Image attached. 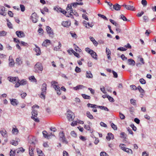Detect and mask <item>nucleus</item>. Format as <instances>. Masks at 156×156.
Returning a JSON list of instances; mask_svg holds the SVG:
<instances>
[{
    "label": "nucleus",
    "mask_w": 156,
    "mask_h": 156,
    "mask_svg": "<svg viewBox=\"0 0 156 156\" xmlns=\"http://www.w3.org/2000/svg\"><path fill=\"white\" fill-rule=\"evenodd\" d=\"M92 57L94 59H97V54L96 53L93 51V52H91L90 54Z\"/></svg>",
    "instance_id": "nucleus-36"
},
{
    "label": "nucleus",
    "mask_w": 156,
    "mask_h": 156,
    "mask_svg": "<svg viewBox=\"0 0 156 156\" xmlns=\"http://www.w3.org/2000/svg\"><path fill=\"white\" fill-rule=\"evenodd\" d=\"M141 3L144 6H146L147 5V2L146 0H142Z\"/></svg>",
    "instance_id": "nucleus-43"
},
{
    "label": "nucleus",
    "mask_w": 156,
    "mask_h": 156,
    "mask_svg": "<svg viewBox=\"0 0 156 156\" xmlns=\"http://www.w3.org/2000/svg\"><path fill=\"white\" fill-rule=\"evenodd\" d=\"M10 144L14 146H16L18 144V141L14 140H12L11 141H10Z\"/></svg>",
    "instance_id": "nucleus-34"
},
{
    "label": "nucleus",
    "mask_w": 156,
    "mask_h": 156,
    "mask_svg": "<svg viewBox=\"0 0 156 156\" xmlns=\"http://www.w3.org/2000/svg\"><path fill=\"white\" fill-rule=\"evenodd\" d=\"M71 24V22L69 21H63L62 23V25L64 27H68Z\"/></svg>",
    "instance_id": "nucleus-16"
},
{
    "label": "nucleus",
    "mask_w": 156,
    "mask_h": 156,
    "mask_svg": "<svg viewBox=\"0 0 156 156\" xmlns=\"http://www.w3.org/2000/svg\"><path fill=\"white\" fill-rule=\"evenodd\" d=\"M84 128L88 130H90V127L88 125H85L84 126Z\"/></svg>",
    "instance_id": "nucleus-51"
},
{
    "label": "nucleus",
    "mask_w": 156,
    "mask_h": 156,
    "mask_svg": "<svg viewBox=\"0 0 156 156\" xmlns=\"http://www.w3.org/2000/svg\"><path fill=\"white\" fill-rule=\"evenodd\" d=\"M72 5L71 4H68L66 8V10L68 13H70V14L72 13V12H73V9L72 8Z\"/></svg>",
    "instance_id": "nucleus-17"
},
{
    "label": "nucleus",
    "mask_w": 156,
    "mask_h": 156,
    "mask_svg": "<svg viewBox=\"0 0 156 156\" xmlns=\"http://www.w3.org/2000/svg\"><path fill=\"white\" fill-rule=\"evenodd\" d=\"M120 19H122L124 21L127 20L126 17L123 14H121L120 15Z\"/></svg>",
    "instance_id": "nucleus-45"
},
{
    "label": "nucleus",
    "mask_w": 156,
    "mask_h": 156,
    "mask_svg": "<svg viewBox=\"0 0 156 156\" xmlns=\"http://www.w3.org/2000/svg\"><path fill=\"white\" fill-rule=\"evenodd\" d=\"M82 17L83 19L86 20H88V18L87 16L85 14H83L82 15Z\"/></svg>",
    "instance_id": "nucleus-60"
},
{
    "label": "nucleus",
    "mask_w": 156,
    "mask_h": 156,
    "mask_svg": "<svg viewBox=\"0 0 156 156\" xmlns=\"http://www.w3.org/2000/svg\"><path fill=\"white\" fill-rule=\"evenodd\" d=\"M139 81L142 84H144L146 83V81L143 78H141L140 79Z\"/></svg>",
    "instance_id": "nucleus-46"
},
{
    "label": "nucleus",
    "mask_w": 156,
    "mask_h": 156,
    "mask_svg": "<svg viewBox=\"0 0 156 156\" xmlns=\"http://www.w3.org/2000/svg\"><path fill=\"white\" fill-rule=\"evenodd\" d=\"M20 7L21 10L22 12H24L25 11V6L23 5L20 4Z\"/></svg>",
    "instance_id": "nucleus-41"
},
{
    "label": "nucleus",
    "mask_w": 156,
    "mask_h": 156,
    "mask_svg": "<svg viewBox=\"0 0 156 156\" xmlns=\"http://www.w3.org/2000/svg\"><path fill=\"white\" fill-rule=\"evenodd\" d=\"M143 19L145 22H147L148 21V17L147 16H143Z\"/></svg>",
    "instance_id": "nucleus-44"
},
{
    "label": "nucleus",
    "mask_w": 156,
    "mask_h": 156,
    "mask_svg": "<svg viewBox=\"0 0 156 156\" xmlns=\"http://www.w3.org/2000/svg\"><path fill=\"white\" fill-rule=\"evenodd\" d=\"M20 80L18 77H10V82H12L13 83H16L19 82Z\"/></svg>",
    "instance_id": "nucleus-15"
},
{
    "label": "nucleus",
    "mask_w": 156,
    "mask_h": 156,
    "mask_svg": "<svg viewBox=\"0 0 156 156\" xmlns=\"http://www.w3.org/2000/svg\"><path fill=\"white\" fill-rule=\"evenodd\" d=\"M111 126L112 128L114 130H116L117 129V127L116 125H115L113 123L111 124Z\"/></svg>",
    "instance_id": "nucleus-55"
},
{
    "label": "nucleus",
    "mask_w": 156,
    "mask_h": 156,
    "mask_svg": "<svg viewBox=\"0 0 156 156\" xmlns=\"http://www.w3.org/2000/svg\"><path fill=\"white\" fill-rule=\"evenodd\" d=\"M19 131L16 127L15 126H12V134L16 135L19 133Z\"/></svg>",
    "instance_id": "nucleus-12"
},
{
    "label": "nucleus",
    "mask_w": 156,
    "mask_h": 156,
    "mask_svg": "<svg viewBox=\"0 0 156 156\" xmlns=\"http://www.w3.org/2000/svg\"><path fill=\"white\" fill-rule=\"evenodd\" d=\"M75 71L77 73H80L81 72V69L77 66H76L75 69Z\"/></svg>",
    "instance_id": "nucleus-56"
},
{
    "label": "nucleus",
    "mask_w": 156,
    "mask_h": 156,
    "mask_svg": "<svg viewBox=\"0 0 156 156\" xmlns=\"http://www.w3.org/2000/svg\"><path fill=\"white\" fill-rule=\"evenodd\" d=\"M27 83V81L25 79H22V80L17 82L15 85V87H18L20 85H24Z\"/></svg>",
    "instance_id": "nucleus-7"
},
{
    "label": "nucleus",
    "mask_w": 156,
    "mask_h": 156,
    "mask_svg": "<svg viewBox=\"0 0 156 156\" xmlns=\"http://www.w3.org/2000/svg\"><path fill=\"white\" fill-rule=\"evenodd\" d=\"M35 71L36 73H39L40 72H42L43 69V67L42 64L40 62H37L34 66Z\"/></svg>",
    "instance_id": "nucleus-4"
},
{
    "label": "nucleus",
    "mask_w": 156,
    "mask_h": 156,
    "mask_svg": "<svg viewBox=\"0 0 156 156\" xmlns=\"http://www.w3.org/2000/svg\"><path fill=\"white\" fill-rule=\"evenodd\" d=\"M128 64L130 65L134 66L135 65V61L132 59H129L128 60Z\"/></svg>",
    "instance_id": "nucleus-23"
},
{
    "label": "nucleus",
    "mask_w": 156,
    "mask_h": 156,
    "mask_svg": "<svg viewBox=\"0 0 156 156\" xmlns=\"http://www.w3.org/2000/svg\"><path fill=\"white\" fill-rule=\"evenodd\" d=\"M31 19L33 22L34 23H36L38 21V17L35 13H34L31 16Z\"/></svg>",
    "instance_id": "nucleus-9"
},
{
    "label": "nucleus",
    "mask_w": 156,
    "mask_h": 156,
    "mask_svg": "<svg viewBox=\"0 0 156 156\" xmlns=\"http://www.w3.org/2000/svg\"><path fill=\"white\" fill-rule=\"evenodd\" d=\"M45 138H48V137L51 135V133L50 134H48L47 132L45 131H43L42 132Z\"/></svg>",
    "instance_id": "nucleus-25"
},
{
    "label": "nucleus",
    "mask_w": 156,
    "mask_h": 156,
    "mask_svg": "<svg viewBox=\"0 0 156 156\" xmlns=\"http://www.w3.org/2000/svg\"><path fill=\"white\" fill-rule=\"evenodd\" d=\"M120 147L121 149L123 150V151L126 149V148L125 147V145L123 144H120L119 146Z\"/></svg>",
    "instance_id": "nucleus-42"
},
{
    "label": "nucleus",
    "mask_w": 156,
    "mask_h": 156,
    "mask_svg": "<svg viewBox=\"0 0 156 156\" xmlns=\"http://www.w3.org/2000/svg\"><path fill=\"white\" fill-rule=\"evenodd\" d=\"M48 43L50 44L51 41H50V40H49L46 39L43 42L42 44V46L45 47H47V46L48 45Z\"/></svg>",
    "instance_id": "nucleus-26"
},
{
    "label": "nucleus",
    "mask_w": 156,
    "mask_h": 156,
    "mask_svg": "<svg viewBox=\"0 0 156 156\" xmlns=\"http://www.w3.org/2000/svg\"><path fill=\"white\" fill-rule=\"evenodd\" d=\"M144 14V12L143 11H142L138 13L137 14L136 16L138 17H140L141 16Z\"/></svg>",
    "instance_id": "nucleus-63"
},
{
    "label": "nucleus",
    "mask_w": 156,
    "mask_h": 156,
    "mask_svg": "<svg viewBox=\"0 0 156 156\" xmlns=\"http://www.w3.org/2000/svg\"><path fill=\"white\" fill-rule=\"evenodd\" d=\"M58 45L57 46H55V47L53 50L55 51H58L61 48V47H62V44L59 41L58 42Z\"/></svg>",
    "instance_id": "nucleus-27"
},
{
    "label": "nucleus",
    "mask_w": 156,
    "mask_h": 156,
    "mask_svg": "<svg viewBox=\"0 0 156 156\" xmlns=\"http://www.w3.org/2000/svg\"><path fill=\"white\" fill-rule=\"evenodd\" d=\"M122 5H120L117 3H116L115 4L113 5V9H112V8H110V9L113 11V9H115L116 11H119L120 10Z\"/></svg>",
    "instance_id": "nucleus-11"
},
{
    "label": "nucleus",
    "mask_w": 156,
    "mask_h": 156,
    "mask_svg": "<svg viewBox=\"0 0 156 156\" xmlns=\"http://www.w3.org/2000/svg\"><path fill=\"white\" fill-rule=\"evenodd\" d=\"M39 108V106L36 105H33L32 107L33 110L31 112L32 116L31 117V118L35 122H39V120L37 118H35L37 117L38 114L37 111L35 109V108L38 109Z\"/></svg>",
    "instance_id": "nucleus-1"
},
{
    "label": "nucleus",
    "mask_w": 156,
    "mask_h": 156,
    "mask_svg": "<svg viewBox=\"0 0 156 156\" xmlns=\"http://www.w3.org/2000/svg\"><path fill=\"white\" fill-rule=\"evenodd\" d=\"M122 6H123L125 9L128 10L133 11H135L136 10L135 8L133 5H127L125 4H124L122 5Z\"/></svg>",
    "instance_id": "nucleus-6"
},
{
    "label": "nucleus",
    "mask_w": 156,
    "mask_h": 156,
    "mask_svg": "<svg viewBox=\"0 0 156 156\" xmlns=\"http://www.w3.org/2000/svg\"><path fill=\"white\" fill-rule=\"evenodd\" d=\"M5 8L4 7H1V10H0V14L2 15L5 16L6 14V12H5Z\"/></svg>",
    "instance_id": "nucleus-20"
},
{
    "label": "nucleus",
    "mask_w": 156,
    "mask_h": 156,
    "mask_svg": "<svg viewBox=\"0 0 156 156\" xmlns=\"http://www.w3.org/2000/svg\"><path fill=\"white\" fill-rule=\"evenodd\" d=\"M46 30L49 37L53 38V37L54 33L51 28L47 26L46 27Z\"/></svg>",
    "instance_id": "nucleus-8"
},
{
    "label": "nucleus",
    "mask_w": 156,
    "mask_h": 156,
    "mask_svg": "<svg viewBox=\"0 0 156 156\" xmlns=\"http://www.w3.org/2000/svg\"><path fill=\"white\" fill-rule=\"evenodd\" d=\"M87 106L88 107H90L92 108H93V109H92V110L94 112H97V110L96 108L97 107V105H94L90 103H88L87 104Z\"/></svg>",
    "instance_id": "nucleus-10"
},
{
    "label": "nucleus",
    "mask_w": 156,
    "mask_h": 156,
    "mask_svg": "<svg viewBox=\"0 0 156 156\" xmlns=\"http://www.w3.org/2000/svg\"><path fill=\"white\" fill-rule=\"evenodd\" d=\"M51 86L56 91L57 94L59 95H60L61 94V92L60 87L57 85L58 83L54 81L51 82Z\"/></svg>",
    "instance_id": "nucleus-2"
},
{
    "label": "nucleus",
    "mask_w": 156,
    "mask_h": 156,
    "mask_svg": "<svg viewBox=\"0 0 156 156\" xmlns=\"http://www.w3.org/2000/svg\"><path fill=\"white\" fill-rule=\"evenodd\" d=\"M10 103L14 106H17L19 103L17 100L15 99H10Z\"/></svg>",
    "instance_id": "nucleus-13"
},
{
    "label": "nucleus",
    "mask_w": 156,
    "mask_h": 156,
    "mask_svg": "<svg viewBox=\"0 0 156 156\" xmlns=\"http://www.w3.org/2000/svg\"><path fill=\"white\" fill-rule=\"evenodd\" d=\"M124 151L126 152H127V153L129 154H132V150L128 148H126V149Z\"/></svg>",
    "instance_id": "nucleus-39"
},
{
    "label": "nucleus",
    "mask_w": 156,
    "mask_h": 156,
    "mask_svg": "<svg viewBox=\"0 0 156 156\" xmlns=\"http://www.w3.org/2000/svg\"><path fill=\"white\" fill-rule=\"evenodd\" d=\"M36 48L34 49V50L35 52H36V55H39L41 54V51L40 48L38 47L36 45H35Z\"/></svg>",
    "instance_id": "nucleus-24"
},
{
    "label": "nucleus",
    "mask_w": 156,
    "mask_h": 156,
    "mask_svg": "<svg viewBox=\"0 0 156 156\" xmlns=\"http://www.w3.org/2000/svg\"><path fill=\"white\" fill-rule=\"evenodd\" d=\"M29 80H31L32 82H36L37 81L36 79L33 76H30L29 78Z\"/></svg>",
    "instance_id": "nucleus-33"
},
{
    "label": "nucleus",
    "mask_w": 156,
    "mask_h": 156,
    "mask_svg": "<svg viewBox=\"0 0 156 156\" xmlns=\"http://www.w3.org/2000/svg\"><path fill=\"white\" fill-rule=\"evenodd\" d=\"M85 51L87 52H88L89 54H90L91 52H93V50L90 49L88 48H85Z\"/></svg>",
    "instance_id": "nucleus-47"
},
{
    "label": "nucleus",
    "mask_w": 156,
    "mask_h": 156,
    "mask_svg": "<svg viewBox=\"0 0 156 156\" xmlns=\"http://www.w3.org/2000/svg\"><path fill=\"white\" fill-rule=\"evenodd\" d=\"M70 34L73 37L76 39L77 38V36L75 32H73L71 31L70 32Z\"/></svg>",
    "instance_id": "nucleus-38"
},
{
    "label": "nucleus",
    "mask_w": 156,
    "mask_h": 156,
    "mask_svg": "<svg viewBox=\"0 0 156 156\" xmlns=\"http://www.w3.org/2000/svg\"><path fill=\"white\" fill-rule=\"evenodd\" d=\"M84 87L83 85H79L73 87V89L75 90H77L80 89H82L84 88Z\"/></svg>",
    "instance_id": "nucleus-28"
},
{
    "label": "nucleus",
    "mask_w": 156,
    "mask_h": 156,
    "mask_svg": "<svg viewBox=\"0 0 156 156\" xmlns=\"http://www.w3.org/2000/svg\"><path fill=\"white\" fill-rule=\"evenodd\" d=\"M97 108H99L101 109H104L105 111H108L109 110L106 107L102 106H97Z\"/></svg>",
    "instance_id": "nucleus-35"
},
{
    "label": "nucleus",
    "mask_w": 156,
    "mask_h": 156,
    "mask_svg": "<svg viewBox=\"0 0 156 156\" xmlns=\"http://www.w3.org/2000/svg\"><path fill=\"white\" fill-rule=\"evenodd\" d=\"M112 73L114 75V77L115 78H117L118 77L117 73L113 70L112 71Z\"/></svg>",
    "instance_id": "nucleus-64"
},
{
    "label": "nucleus",
    "mask_w": 156,
    "mask_h": 156,
    "mask_svg": "<svg viewBox=\"0 0 156 156\" xmlns=\"http://www.w3.org/2000/svg\"><path fill=\"white\" fill-rule=\"evenodd\" d=\"M71 135L72 136L74 137H76V134L75 133L74 131H72L71 133Z\"/></svg>",
    "instance_id": "nucleus-59"
},
{
    "label": "nucleus",
    "mask_w": 156,
    "mask_h": 156,
    "mask_svg": "<svg viewBox=\"0 0 156 156\" xmlns=\"http://www.w3.org/2000/svg\"><path fill=\"white\" fill-rule=\"evenodd\" d=\"M59 136L60 139L63 142L66 141L65 136L63 132H61L59 133Z\"/></svg>",
    "instance_id": "nucleus-14"
},
{
    "label": "nucleus",
    "mask_w": 156,
    "mask_h": 156,
    "mask_svg": "<svg viewBox=\"0 0 156 156\" xmlns=\"http://www.w3.org/2000/svg\"><path fill=\"white\" fill-rule=\"evenodd\" d=\"M27 95V94L26 93H23L20 94L21 98L23 99Z\"/></svg>",
    "instance_id": "nucleus-62"
},
{
    "label": "nucleus",
    "mask_w": 156,
    "mask_h": 156,
    "mask_svg": "<svg viewBox=\"0 0 156 156\" xmlns=\"http://www.w3.org/2000/svg\"><path fill=\"white\" fill-rule=\"evenodd\" d=\"M107 98L110 102H113L114 101L113 98L109 95H107Z\"/></svg>",
    "instance_id": "nucleus-61"
},
{
    "label": "nucleus",
    "mask_w": 156,
    "mask_h": 156,
    "mask_svg": "<svg viewBox=\"0 0 156 156\" xmlns=\"http://www.w3.org/2000/svg\"><path fill=\"white\" fill-rule=\"evenodd\" d=\"M86 115L90 119H94L93 116L90 114L89 112L87 111V112Z\"/></svg>",
    "instance_id": "nucleus-31"
},
{
    "label": "nucleus",
    "mask_w": 156,
    "mask_h": 156,
    "mask_svg": "<svg viewBox=\"0 0 156 156\" xmlns=\"http://www.w3.org/2000/svg\"><path fill=\"white\" fill-rule=\"evenodd\" d=\"M130 103L131 104L133 105H136V100H134L133 99H131L130 100Z\"/></svg>",
    "instance_id": "nucleus-57"
},
{
    "label": "nucleus",
    "mask_w": 156,
    "mask_h": 156,
    "mask_svg": "<svg viewBox=\"0 0 156 156\" xmlns=\"http://www.w3.org/2000/svg\"><path fill=\"white\" fill-rule=\"evenodd\" d=\"M6 32L4 31H0V36H3L6 35Z\"/></svg>",
    "instance_id": "nucleus-48"
},
{
    "label": "nucleus",
    "mask_w": 156,
    "mask_h": 156,
    "mask_svg": "<svg viewBox=\"0 0 156 156\" xmlns=\"http://www.w3.org/2000/svg\"><path fill=\"white\" fill-rule=\"evenodd\" d=\"M137 89L139 90L140 92L142 93H143L144 92V90L141 88V87L140 86H139L138 87Z\"/></svg>",
    "instance_id": "nucleus-49"
},
{
    "label": "nucleus",
    "mask_w": 156,
    "mask_h": 156,
    "mask_svg": "<svg viewBox=\"0 0 156 156\" xmlns=\"http://www.w3.org/2000/svg\"><path fill=\"white\" fill-rule=\"evenodd\" d=\"M47 84L45 83H43L42 85L41 88V92L40 97L41 98L45 99L46 93Z\"/></svg>",
    "instance_id": "nucleus-3"
},
{
    "label": "nucleus",
    "mask_w": 156,
    "mask_h": 156,
    "mask_svg": "<svg viewBox=\"0 0 156 156\" xmlns=\"http://www.w3.org/2000/svg\"><path fill=\"white\" fill-rule=\"evenodd\" d=\"M86 77L88 78H91L93 77L92 74L90 71H87L86 72Z\"/></svg>",
    "instance_id": "nucleus-22"
},
{
    "label": "nucleus",
    "mask_w": 156,
    "mask_h": 156,
    "mask_svg": "<svg viewBox=\"0 0 156 156\" xmlns=\"http://www.w3.org/2000/svg\"><path fill=\"white\" fill-rule=\"evenodd\" d=\"M22 62L20 58H17L16 59V64L18 65H20L22 63Z\"/></svg>",
    "instance_id": "nucleus-29"
},
{
    "label": "nucleus",
    "mask_w": 156,
    "mask_h": 156,
    "mask_svg": "<svg viewBox=\"0 0 156 156\" xmlns=\"http://www.w3.org/2000/svg\"><path fill=\"white\" fill-rule=\"evenodd\" d=\"M117 49L122 51H126L127 50L126 48L122 47L119 48Z\"/></svg>",
    "instance_id": "nucleus-58"
},
{
    "label": "nucleus",
    "mask_w": 156,
    "mask_h": 156,
    "mask_svg": "<svg viewBox=\"0 0 156 156\" xmlns=\"http://www.w3.org/2000/svg\"><path fill=\"white\" fill-rule=\"evenodd\" d=\"M119 116L121 119H125V115L121 112H119Z\"/></svg>",
    "instance_id": "nucleus-52"
},
{
    "label": "nucleus",
    "mask_w": 156,
    "mask_h": 156,
    "mask_svg": "<svg viewBox=\"0 0 156 156\" xmlns=\"http://www.w3.org/2000/svg\"><path fill=\"white\" fill-rule=\"evenodd\" d=\"M113 134L111 133H108L106 138L109 141L111 139H113Z\"/></svg>",
    "instance_id": "nucleus-19"
},
{
    "label": "nucleus",
    "mask_w": 156,
    "mask_h": 156,
    "mask_svg": "<svg viewBox=\"0 0 156 156\" xmlns=\"http://www.w3.org/2000/svg\"><path fill=\"white\" fill-rule=\"evenodd\" d=\"M67 118L69 121H72L75 118L74 114L70 110H68L67 112Z\"/></svg>",
    "instance_id": "nucleus-5"
},
{
    "label": "nucleus",
    "mask_w": 156,
    "mask_h": 156,
    "mask_svg": "<svg viewBox=\"0 0 156 156\" xmlns=\"http://www.w3.org/2000/svg\"><path fill=\"white\" fill-rule=\"evenodd\" d=\"M98 15L99 17H101V18L103 19H104L106 20H108L107 18L105 15L101 14H98Z\"/></svg>",
    "instance_id": "nucleus-40"
},
{
    "label": "nucleus",
    "mask_w": 156,
    "mask_h": 156,
    "mask_svg": "<svg viewBox=\"0 0 156 156\" xmlns=\"http://www.w3.org/2000/svg\"><path fill=\"white\" fill-rule=\"evenodd\" d=\"M75 49L76 52H80L81 51V49L76 45L75 46Z\"/></svg>",
    "instance_id": "nucleus-50"
},
{
    "label": "nucleus",
    "mask_w": 156,
    "mask_h": 156,
    "mask_svg": "<svg viewBox=\"0 0 156 156\" xmlns=\"http://www.w3.org/2000/svg\"><path fill=\"white\" fill-rule=\"evenodd\" d=\"M17 150V153H18L20 151L21 152H23L25 151V150L24 149H23V148L21 147V148H19L18 149V150Z\"/></svg>",
    "instance_id": "nucleus-54"
},
{
    "label": "nucleus",
    "mask_w": 156,
    "mask_h": 156,
    "mask_svg": "<svg viewBox=\"0 0 156 156\" xmlns=\"http://www.w3.org/2000/svg\"><path fill=\"white\" fill-rule=\"evenodd\" d=\"M0 133L4 137H6L7 135L6 134V131L3 129L2 130L0 131Z\"/></svg>",
    "instance_id": "nucleus-30"
},
{
    "label": "nucleus",
    "mask_w": 156,
    "mask_h": 156,
    "mask_svg": "<svg viewBox=\"0 0 156 156\" xmlns=\"http://www.w3.org/2000/svg\"><path fill=\"white\" fill-rule=\"evenodd\" d=\"M82 96L85 99H90V97L89 96L86 95L85 94H82Z\"/></svg>",
    "instance_id": "nucleus-37"
},
{
    "label": "nucleus",
    "mask_w": 156,
    "mask_h": 156,
    "mask_svg": "<svg viewBox=\"0 0 156 156\" xmlns=\"http://www.w3.org/2000/svg\"><path fill=\"white\" fill-rule=\"evenodd\" d=\"M71 4L72 6L73 7L76 8L78 5H83V2H76L71 3Z\"/></svg>",
    "instance_id": "nucleus-21"
},
{
    "label": "nucleus",
    "mask_w": 156,
    "mask_h": 156,
    "mask_svg": "<svg viewBox=\"0 0 156 156\" xmlns=\"http://www.w3.org/2000/svg\"><path fill=\"white\" fill-rule=\"evenodd\" d=\"M16 34L17 36L19 37H23L25 36L24 33L22 31H17Z\"/></svg>",
    "instance_id": "nucleus-18"
},
{
    "label": "nucleus",
    "mask_w": 156,
    "mask_h": 156,
    "mask_svg": "<svg viewBox=\"0 0 156 156\" xmlns=\"http://www.w3.org/2000/svg\"><path fill=\"white\" fill-rule=\"evenodd\" d=\"M34 149L33 148H31L30 147L29 148V153L30 156H34L33 150Z\"/></svg>",
    "instance_id": "nucleus-32"
},
{
    "label": "nucleus",
    "mask_w": 156,
    "mask_h": 156,
    "mask_svg": "<svg viewBox=\"0 0 156 156\" xmlns=\"http://www.w3.org/2000/svg\"><path fill=\"white\" fill-rule=\"evenodd\" d=\"M100 156H108V155L105 152H101L100 154Z\"/></svg>",
    "instance_id": "nucleus-53"
}]
</instances>
